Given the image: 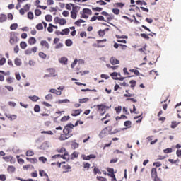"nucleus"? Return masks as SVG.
Instances as JSON below:
<instances>
[{"label": "nucleus", "mask_w": 181, "mask_h": 181, "mask_svg": "<svg viewBox=\"0 0 181 181\" xmlns=\"http://www.w3.org/2000/svg\"><path fill=\"white\" fill-rule=\"evenodd\" d=\"M129 71H131V73H134V74H136V76H139V74H140L139 71H138L136 69H130Z\"/></svg>", "instance_id": "obj_49"}, {"label": "nucleus", "mask_w": 181, "mask_h": 181, "mask_svg": "<svg viewBox=\"0 0 181 181\" xmlns=\"http://www.w3.org/2000/svg\"><path fill=\"white\" fill-rule=\"evenodd\" d=\"M33 155H35V153L32 151H28L26 152V156H33Z\"/></svg>", "instance_id": "obj_60"}, {"label": "nucleus", "mask_w": 181, "mask_h": 181, "mask_svg": "<svg viewBox=\"0 0 181 181\" xmlns=\"http://www.w3.org/2000/svg\"><path fill=\"white\" fill-rule=\"evenodd\" d=\"M111 131H112V127H106L100 132L99 136L100 138H105V136H107L108 134L109 135H114V134H117V132H118V130H114V132Z\"/></svg>", "instance_id": "obj_1"}, {"label": "nucleus", "mask_w": 181, "mask_h": 181, "mask_svg": "<svg viewBox=\"0 0 181 181\" xmlns=\"http://www.w3.org/2000/svg\"><path fill=\"white\" fill-rule=\"evenodd\" d=\"M62 47H63V43L59 42L58 44H57V45L55 46V49H62Z\"/></svg>", "instance_id": "obj_61"}, {"label": "nucleus", "mask_w": 181, "mask_h": 181, "mask_svg": "<svg viewBox=\"0 0 181 181\" xmlns=\"http://www.w3.org/2000/svg\"><path fill=\"white\" fill-rule=\"evenodd\" d=\"M86 21L83 19H79L75 22V25H76V26H81V23H84Z\"/></svg>", "instance_id": "obj_21"}, {"label": "nucleus", "mask_w": 181, "mask_h": 181, "mask_svg": "<svg viewBox=\"0 0 181 181\" xmlns=\"http://www.w3.org/2000/svg\"><path fill=\"white\" fill-rule=\"evenodd\" d=\"M9 42L11 45H15V43L18 42V37H16L15 35H13L10 37Z\"/></svg>", "instance_id": "obj_12"}, {"label": "nucleus", "mask_w": 181, "mask_h": 181, "mask_svg": "<svg viewBox=\"0 0 181 181\" xmlns=\"http://www.w3.org/2000/svg\"><path fill=\"white\" fill-rule=\"evenodd\" d=\"M28 43L29 45H35L36 43V38L31 37L29 40H28Z\"/></svg>", "instance_id": "obj_18"}, {"label": "nucleus", "mask_w": 181, "mask_h": 181, "mask_svg": "<svg viewBox=\"0 0 181 181\" xmlns=\"http://www.w3.org/2000/svg\"><path fill=\"white\" fill-rule=\"evenodd\" d=\"M65 44L66 46L70 47L73 45V41H71V40H66Z\"/></svg>", "instance_id": "obj_44"}, {"label": "nucleus", "mask_w": 181, "mask_h": 181, "mask_svg": "<svg viewBox=\"0 0 181 181\" xmlns=\"http://www.w3.org/2000/svg\"><path fill=\"white\" fill-rule=\"evenodd\" d=\"M35 15L36 16H40L42 15V11L40 10H39V9H36L35 11Z\"/></svg>", "instance_id": "obj_50"}, {"label": "nucleus", "mask_w": 181, "mask_h": 181, "mask_svg": "<svg viewBox=\"0 0 181 181\" xmlns=\"http://www.w3.org/2000/svg\"><path fill=\"white\" fill-rule=\"evenodd\" d=\"M47 31L49 32V33H52V32H53V25L52 23L49 24V27L47 28Z\"/></svg>", "instance_id": "obj_46"}, {"label": "nucleus", "mask_w": 181, "mask_h": 181, "mask_svg": "<svg viewBox=\"0 0 181 181\" xmlns=\"http://www.w3.org/2000/svg\"><path fill=\"white\" fill-rule=\"evenodd\" d=\"M35 112H40V106L39 105H35L34 107Z\"/></svg>", "instance_id": "obj_36"}, {"label": "nucleus", "mask_w": 181, "mask_h": 181, "mask_svg": "<svg viewBox=\"0 0 181 181\" xmlns=\"http://www.w3.org/2000/svg\"><path fill=\"white\" fill-rule=\"evenodd\" d=\"M47 71L49 73V77H57V72L54 68H49Z\"/></svg>", "instance_id": "obj_4"}, {"label": "nucleus", "mask_w": 181, "mask_h": 181, "mask_svg": "<svg viewBox=\"0 0 181 181\" xmlns=\"http://www.w3.org/2000/svg\"><path fill=\"white\" fill-rule=\"evenodd\" d=\"M40 175L43 177V176H45V177H49V175H47V173H46V172H45V170H40Z\"/></svg>", "instance_id": "obj_19"}, {"label": "nucleus", "mask_w": 181, "mask_h": 181, "mask_svg": "<svg viewBox=\"0 0 181 181\" xmlns=\"http://www.w3.org/2000/svg\"><path fill=\"white\" fill-rule=\"evenodd\" d=\"M131 88H134L136 86V81L135 80L130 81Z\"/></svg>", "instance_id": "obj_42"}, {"label": "nucleus", "mask_w": 181, "mask_h": 181, "mask_svg": "<svg viewBox=\"0 0 181 181\" xmlns=\"http://www.w3.org/2000/svg\"><path fill=\"white\" fill-rule=\"evenodd\" d=\"M112 12L115 15H119V9L118 8H113Z\"/></svg>", "instance_id": "obj_59"}, {"label": "nucleus", "mask_w": 181, "mask_h": 181, "mask_svg": "<svg viewBox=\"0 0 181 181\" xmlns=\"http://www.w3.org/2000/svg\"><path fill=\"white\" fill-rule=\"evenodd\" d=\"M39 160L40 162H42V163H46L47 162V158H46L45 157H40Z\"/></svg>", "instance_id": "obj_45"}, {"label": "nucleus", "mask_w": 181, "mask_h": 181, "mask_svg": "<svg viewBox=\"0 0 181 181\" xmlns=\"http://www.w3.org/2000/svg\"><path fill=\"white\" fill-rule=\"evenodd\" d=\"M124 6H125V4H123V3H115V6L116 8H124Z\"/></svg>", "instance_id": "obj_30"}, {"label": "nucleus", "mask_w": 181, "mask_h": 181, "mask_svg": "<svg viewBox=\"0 0 181 181\" xmlns=\"http://www.w3.org/2000/svg\"><path fill=\"white\" fill-rule=\"evenodd\" d=\"M59 141H66V139H68L67 136H65L64 135L62 134L59 137Z\"/></svg>", "instance_id": "obj_58"}, {"label": "nucleus", "mask_w": 181, "mask_h": 181, "mask_svg": "<svg viewBox=\"0 0 181 181\" xmlns=\"http://www.w3.org/2000/svg\"><path fill=\"white\" fill-rule=\"evenodd\" d=\"M6 15L5 14H1L0 15V23H2L4 22H6Z\"/></svg>", "instance_id": "obj_17"}, {"label": "nucleus", "mask_w": 181, "mask_h": 181, "mask_svg": "<svg viewBox=\"0 0 181 181\" xmlns=\"http://www.w3.org/2000/svg\"><path fill=\"white\" fill-rule=\"evenodd\" d=\"M73 128H74V125H73V124H69L66 125L63 130L64 135H69V134L71 132Z\"/></svg>", "instance_id": "obj_3"}, {"label": "nucleus", "mask_w": 181, "mask_h": 181, "mask_svg": "<svg viewBox=\"0 0 181 181\" xmlns=\"http://www.w3.org/2000/svg\"><path fill=\"white\" fill-rule=\"evenodd\" d=\"M81 114V110H74L71 113L72 117H77V115H80Z\"/></svg>", "instance_id": "obj_14"}, {"label": "nucleus", "mask_w": 181, "mask_h": 181, "mask_svg": "<svg viewBox=\"0 0 181 181\" xmlns=\"http://www.w3.org/2000/svg\"><path fill=\"white\" fill-rule=\"evenodd\" d=\"M58 104H64L67 103H70V100L69 99H64V100H59L57 101Z\"/></svg>", "instance_id": "obj_26"}, {"label": "nucleus", "mask_w": 181, "mask_h": 181, "mask_svg": "<svg viewBox=\"0 0 181 181\" xmlns=\"http://www.w3.org/2000/svg\"><path fill=\"white\" fill-rule=\"evenodd\" d=\"M111 77L113 78V80H117L118 77H121V74L117 72H112L110 74Z\"/></svg>", "instance_id": "obj_11"}, {"label": "nucleus", "mask_w": 181, "mask_h": 181, "mask_svg": "<svg viewBox=\"0 0 181 181\" xmlns=\"http://www.w3.org/2000/svg\"><path fill=\"white\" fill-rule=\"evenodd\" d=\"M3 159L5 160V162H12V160H13L12 156L3 157Z\"/></svg>", "instance_id": "obj_16"}, {"label": "nucleus", "mask_w": 181, "mask_h": 181, "mask_svg": "<svg viewBox=\"0 0 181 181\" xmlns=\"http://www.w3.org/2000/svg\"><path fill=\"white\" fill-rule=\"evenodd\" d=\"M106 66L107 67V69H112V70H117V69H118V66H111V64H107Z\"/></svg>", "instance_id": "obj_31"}, {"label": "nucleus", "mask_w": 181, "mask_h": 181, "mask_svg": "<svg viewBox=\"0 0 181 181\" xmlns=\"http://www.w3.org/2000/svg\"><path fill=\"white\" fill-rule=\"evenodd\" d=\"M94 175H101V170L97 167H95L93 169Z\"/></svg>", "instance_id": "obj_23"}, {"label": "nucleus", "mask_w": 181, "mask_h": 181, "mask_svg": "<svg viewBox=\"0 0 181 181\" xmlns=\"http://www.w3.org/2000/svg\"><path fill=\"white\" fill-rule=\"evenodd\" d=\"M59 23L61 25H66V23H67V21H66L64 18H60Z\"/></svg>", "instance_id": "obj_34"}, {"label": "nucleus", "mask_w": 181, "mask_h": 181, "mask_svg": "<svg viewBox=\"0 0 181 181\" xmlns=\"http://www.w3.org/2000/svg\"><path fill=\"white\" fill-rule=\"evenodd\" d=\"M146 47H148V45H145L143 48L139 49L138 51L146 54Z\"/></svg>", "instance_id": "obj_20"}, {"label": "nucleus", "mask_w": 181, "mask_h": 181, "mask_svg": "<svg viewBox=\"0 0 181 181\" xmlns=\"http://www.w3.org/2000/svg\"><path fill=\"white\" fill-rule=\"evenodd\" d=\"M36 29H37V30H43V24L42 23H38L36 25Z\"/></svg>", "instance_id": "obj_38"}, {"label": "nucleus", "mask_w": 181, "mask_h": 181, "mask_svg": "<svg viewBox=\"0 0 181 181\" xmlns=\"http://www.w3.org/2000/svg\"><path fill=\"white\" fill-rule=\"evenodd\" d=\"M78 62V60H77V59H76L74 61V62L71 64V69H74V67H76V65L77 64Z\"/></svg>", "instance_id": "obj_51"}, {"label": "nucleus", "mask_w": 181, "mask_h": 181, "mask_svg": "<svg viewBox=\"0 0 181 181\" xmlns=\"http://www.w3.org/2000/svg\"><path fill=\"white\" fill-rule=\"evenodd\" d=\"M28 98L31 100L32 101L36 102L38 100H40L39 97L37 95H33V96H29Z\"/></svg>", "instance_id": "obj_22"}, {"label": "nucleus", "mask_w": 181, "mask_h": 181, "mask_svg": "<svg viewBox=\"0 0 181 181\" xmlns=\"http://www.w3.org/2000/svg\"><path fill=\"white\" fill-rule=\"evenodd\" d=\"M6 63V59L5 58H1L0 59V66H4V64Z\"/></svg>", "instance_id": "obj_57"}, {"label": "nucleus", "mask_w": 181, "mask_h": 181, "mask_svg": "<svg viewBox=\"0 0 181 181\" xmlns=\"http://www.w3.org/2000/svg\"><path fill=\"white\" fill-rule=\"evenodd\" d=\"M15 80V78H12V77H8L6 79L7 83H8V84H12V83H13V81Z\"/></svg>", "instance_id": "obj_48"}, {"label": "nucleus", "mask_w": 181, "mask_h": 181, "mask_svg": "<svg viewBox=\"0 0 181 181\" xmlns=\"http://www.w3.org/2000/svg\"><path fill=\"white\" fill-rule=\"evenodd\" d=\"M45 100H47V101H52V100H53V95L51 93L47 94L45 95Z\"/></svg>", "instance_id": "obj_24"}, {"label": "nucleus", "mask_w": 181, "mask_h": 181, "mask_svg": "<svg viewBox=\"0 0 181 181\" xmlns=\"http://www.w3.org/2000/svg\"><path fill=\"white\" fill-rule=\"evenodd\" d=\"M53 18L52 17L51 15H46L45 16V21H47V22H52Z\"/></svg>", "instance_id": "obj_33"}, {"label": "nucleus", "mask_w": 181, "mask_h": 181, "mask_svg": "<svg viewBox=\"0 0 181 181\" xmlns=\"http://www.w3.org/2000/svg\"><path fill=\"white\" fill-rule=\"evenodd\" d=\"M70 119V116H64L62 119L61 121L62 122H64L66 121H69Z\"/></svg>", "instance_id": "obj_43"}, {"label": "nucleus", "mask_w": 181, "mask_h": 181, "mask_svg": "<svg viewBox=\"0 0 181 181\" xmlns=\"http://www.w3.org/2000/svg\"><path fill=\"white\" fill-rule=\"evenodd\" d=\"M97 180L98 181H107V178L101 176H97L96 177Z\"/></svg>", "instance_id": "obj_39"}, {"label": "nucleus", "mask_w": 181, "mask_h": 181, "mask_svg": "<svg viewBox=\"0 0 181 181\" xmlns=\"http://www.w3.org/2000/svg\"><path fill=\"white\" fill-rule=\"evenodd\" d=\"M58 62L59 63H60V64H63L64 66H67L68 59H67V57H62L59 58L58 59Z\"/></svg>", "instance_id": "obj_7"}, {"label": "nucleus", "mask_w": 181, "mask_h": 181, "mask_svg": "<svg viewBox=\"0 0 181 181\" xmlns=\"http://www.w3.org/2000/svg\"><path fill=\"white\" fill-rule=\"evenodd\" d=\"M7 170L8 173H13V172L16 170V168L13 165H9L7 168Z\"/></svg>", "instance_id": "obj_15"}, {"label": "nucleus", "mask_w": 181, "mask_h": 181, "mask_svg": "<svg viewBox=\"0 0 181 181\" xmlns=\"http://www.w3.org/2000/svg\"><path fill=\"white\" fill-rule=\"evenodd\" d=\"M20 47H21V49H26V47H28V44H26L25 42H21L20 43Z\"/></svg>", "instance_id": "obj_28"}, {"label": "nucleus", "mask_w": 181, "mask_h": 181, "mask_svg": "<svg viewBox=\"0 0 181 181\" xmlns=\"http://www.w3.org/2000/svg\"><path fill=\"white\" fill-rule=\"evenodd\" d=\"M93 107H97L98 112H100V115H104L106 112V110H109V108H111V106L108 107L103 104L94 105Z\"/></svg>", "instance_id": "obj_2"}, {"label": "nucleus", "mask_w": 181, "mask_h": 181, "mask_svg": "<svg viewBox=\"0 0 181 181\" xmlns=\"http://www.w3.org/2000/svg\"><path fill=\"white\" fill-rule=\"evenodd\" d=\"M28 19H30V20L33 19V13L28 12Z\"/></svg>", "instance_id": "obj_63"}, {"label": "nucleus", "mask_w": 181, "mask_h": 181, "mask_svg": "<svg viewBox=\"0 0 181 181\" xmlns=\"http://www.w3.org/2000/svg\"><path fill=\"white\" fill-rule=\"evenodd\" d=\"M10 29L11 30H16V29H18V23L11 24V25L10 26Z\"/></svg>", "instance_id": "obj_29"}, {"label": "nucleus", "mask_w": 181, "mask_h": 181, "mask_svg": "<svg viewBox=\"0 0 181 181\" xmlns=\"http://www.w3.org/2000/svg\"><path fill=\"white\" fill-rule=\"evenodd\" d=\"M136 5H147L145 1L138 0L136 1Z\"/></svg>", "instance_id": "obj_35"}, {"label": "nucleus", "mask_w": 181, "mask_h": 181, "mask_svg": "<svg viewBox=\"0 0 181 181\" xmlns=\"http://www.w3.org/2000/svg\"><path fill=\"white\" fill-rule=\"evenodd\" d=\"M71 12L78 13V7L73 6L72 11Z\"/></svg>", "instance_id": "obj_52"}, {"label": "nucleus", "mask_w": 181, "mask_h": 181, "mask_svg": "<svg viewBox=\"0 0 181 181\" xmlns=\"http://www.w3.org/2000/svg\"><path fill=\"white\" fill-rule=\"evenodd\" d=\"M71 18H72V19H77V13L71 11Z\"/></svg>", "instance_id": "obj_47"}, {"label": "nucleus", "mask_w": 181, "mask_h": 181, "mask_svg": "<svg viewBox=\"0 0 181 181\" xmlns=\"http://www.w3.org/2000/svg\"><path fill=\"white\" fill-rule=\"evenodd\" d=\"M152 179L154 181H162V179L159 178V177H158V175H156V177H153Z\"/></svg>", "instance_id": "obj_64"}, {"label": "nucleus", "mask_w": 181, "mask_h": 181, "mask_svg": "<svg viewBox=\"0 0 181 181\" xmlns=\"http://www.w3.org/2000/svg\"><path fill=\"white\" fill-rule=\"evenodd\" d=\"M173 151V150L172 149V148H168L164 149L163 153H172Z\"/></svg>", "instance_id": "obj_37"}, {"label": "nucleus", "mask_w": 181, "mask_h": 181, "mask_svg": "<svg viewBox=\"0 0 181 181\" xmlns=\"http://www.w3.org/2000/svg\"><path fill=\"white\" fill-rule=\"evenodd\" d=\"M151 177L153 178V177H156V176H158V171H156V168H153L151 169Z\"/></svg>", "instance_id": "obj_13"}, {"label": "nucleus", "mask_w": 181, "mask_h": 181, "mask_svg": "<svg viewBox=\"0 0 181 181\" xmlns=\"http://www.w3.org/2000/svg\"><path fill=\"white\" fill-rule=\"evenodd\" d=\"M41 134H47V135H53V132H52L51 130L42 131L41 132Z\"/></svg>", "instance_id": "obj_54"}, {"label": "nucleus", "mask_w": 181, "mask_h": 181, "mask_svg": "<svg viewBox=\"0 0 181 181\" xmlns=\"http://www.w3.org/2000/svg\"><path fill=\"white\" fill-rule=\"evenodd\" d=\"M6 117L9 119V121H15L16 118H18V116L16 115H11V114H6Z\"/></svg>", "instance_id": "obj_8"}, {"label": "nucleus", "mask_w": 181, "mask_h": 181, "mask_svg": "<svg viewBox=\"0 0 181 181\" xmlns=\"http://www.w3.org/2000/svg\"><path fill=\"white\" fill-rule=\"evenodd\" d=\"M78 146H79L78 143L73 142L71 144V148H73V149H77Z\"/></svg>", "instance_id": "obj_40"}, {"label": "nucleus", "mask_w": 181, "mask_h": 181, "mask_svg": "<svg viewBox=\"0 0 181 181\" xmlns=\"http://www.w3.org/2000/svg\"><path fill=\"white\" fill-rule=\"evenodd\" d=\"M62 15L63 16H64L65 18H67L69 16V15H70V13H69V11H64L62 12Z\"/></svg>", "instance_id": "obj_62"}, {"label": "nucleus", "mask_w": 181, "mask_h": 181, "mask_svg": "<svg viewBox=\"0 0 181 181\" xmlns=\"http://www.w3.org/2000/svg\"><path fill=\"white\" fill-rule=\"evenodd\" d=\"M55 33L59 36V35H61V36H64V35H69L70 33V30L69 28H65L62 30V31H56Z\"/></svg>", "instance_id": "obj_5"}, {"label": "nucleus", "mask_w": 181, "mask_h": 181, "mask_svg": "<svg viewBox=\"0 0 181 181\" xmlns=\"http://www.w3.org/2000/svg\"><path fill=\"white\" fill-rule=\"evenodd\" d=\"M39 57H40L41 59H46V57H47V55H46V54H45L44 52H40L39 53Z\"/></svg>", "instance_id": "obj_41"}, {"label": "nucleus", "mask_w": 181, "mask_h": 181, "mask_svg": "<svg viewBox=\"0 0 181 181\" xmlns=\"http://www.w3.org/2000/svg\"><path fill=\"white\" fill-rule=\"evenodd\" d=\"M66 154L64 156H62L60 154H57L52 156V159H56V158H62V159H65Z\"/></svg>", "instance_id": "obj_32"}, {"label": "nucleus", "mask_w": 181, "mask_h": 181, "mask_svg": "<svg viewBox=\"0 0 181 181\" xmlns=\"http://www.w3.org/2000/svg\"><path fill=\"white\" fill-rule=\"evenodd\" d=\"M14 63L16 66H21L22 64V61H21V59L16 58L14 60Z\"/></svg>", "instance_id": "obj_25"}, {"label": "nucleus", "mask_w": 181, "mask_h": 181, "mask_svg": "<svg viewBox=\"0 0 181 181\" xmlns=\"http://www.w3.org/2000/svg\"><path fill=\"white\" fill-rule=\"evenodd\" d=\"M153 166H156V168H160V166H162L161 162H156L153 163Z\"/></svg>", "instance_id": "obj_55"}, {"label": "nucleus", "mask_w": 181, "mask_h": 181, "mask_svg": "<svg viewBox=\"0 0 181 181\" xmlns=\"http://www.w3.org/2000/svg\"><path fill=\"white\" fill-rule=\"evenodd\" d=\"M131 121H126L124 122V127H127V128H131Z\"/></svg>", "instance_id": "obj_53"}, {"label": "nucleus", "mask_w": 181, "mask_h": 181, "mask_svg": "<svg viewBox=\"0 0 181 181\" xmlns=\"http://www.w3.org/2000/svg\"><path fill=\"white\" fill-rule=\"evenodd\" d=\"M110 63L113 66L115 64H119V60L117 59L115 57H112L110 59Z\"/></svg>", "instance_id": "obj_9"}, {"label": "nucleus", "mask_w": 181, "mask_h": 181, "mask_svg": "<svg viewBox=\"0 0 181 181\" xmlns=\"http://www.w3.org/2000/svg\"><path fill=\"white\" fill-rule=\"evenodd\" d=\"M81 158L83 159V160H90V159H95L96 156L94 154H90L89 156L83 154Z\"/></svg>", "instance_id": "obj_6"}, {"label": "nucleus", "mask_w": 181, "mask_h": 181, "mask_svg": "<svg viewBox=\"0 0 181 181\" xmlns=\"http://www.w3.org/2000/svg\"><path fill=\"white\" fill-rule=\"evenodd\" d=\"M83 13H86V14H88V15H90V13H91V10H90V9H88V8H84L83 10Z\"/></svg>", "instance_id": "obj_56"}, {"label": "nucleus", "mask_w": 181, "mask_h": 181, "mask_svg": "<svg viewBox=\"0 0 181 181\" xmlns=\"http://www.w3.org/2000/svg\"><path fill=\"white\" fill-rule=\"evenodd\" d=\"M62 168L65 170V171H64V173H67V172H69V169H71V167L69 165H63Z\"/></svg>", "instance_id": "obj_27"}, {"label": "nucleus", "mask_w": 181, "mask_h": 181, "mask_svg": "<svg viewBox=\"0 0 181 181\" xmlns=\"http://www.w3.org/2000/svg\"><path fill=\"white\" fill-rule=\"evenodd\" d=\"M40 45H41V46H42L45 49H49V47H50V45H49V42H47V41H46V40H42L40 42Z\"/></svg>", "instance_id": "obj_10"}]
</instances>
